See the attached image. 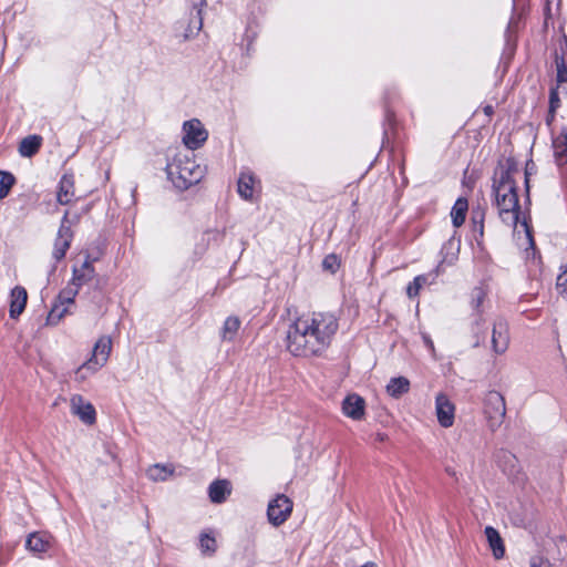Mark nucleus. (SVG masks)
<instances>
[{
    "instance_id": "obj_1",
    "label": "nucleus",
    "mask_w": 567,
    "mask_h": 567,
    "mask_svg": "<svg viewBox=\"0 0 567 567\" xmlns=\"http://www.w3.org/2000/svg\"><path fill=\"white\" fill-rule=\"evenodd\" d=\"M338 329V319L331 312L303 313L289 324L286 349L293 357H321L331 346Z\"/></svg>"
},
{
    "instance_id": "obj_2",
    "label": "nucleus",
    "mask_w": 567,
    "mask_h": 567,
    "mask_svg": "<svg viewBox=\"0 0 567 567\" xmlns=\"http://www.w3.org/2000/svg\"><path fill=\"white\" fill-rule=\"evenodd\" d=\"M517 175H519V171L516 162L513 158H507L504 165H499L495 169L492 185L498 215L504 224L513 227L517 225L520 214Z\"/></svg>"
},
{
    "instance_id": "obj_3",
    "label": "nucleus",
    "mask_w": 567,
    "mask_h": 567,
    "mask_svg": "<svg viewBox=\"0 0 567 567\" xmlns=\"http://www.w3.org/2000/svg\"><path fill=\"white\" fill-rule=\"evenodd\" d=\"M166 173L176 188L185 190L204 178L206 167L198 164L193 154L177 153L167 163Z\"/></svg>"
},
{
    "instance_id": "obj_4",
    "label": "nucleus",
    "mask_w": 567,
    "mask_h": 567,
    "mask_svg": "<svg viewBox=\"0 0 567 567\" xmlns=\"http://www.w3.org/2000/svg\"><path fill=\"white\" fill-rule=\"evenodd\" d=\"M112 351V341L109 337H101L94 344L90 358L74 371V381L79 384L96 374L109 361Z\"/></svg>"
},
{
    "instance_id": "obj_5",
    "label": "nucleus",
    "mask_w": 567,
    "mask_h": 567,
    "mask_svg": "<svg viewBox=\"0 0 567 567\" xmlns=\"http://www.w3.org/2000/svg\"><path fill=\"white\" fill-rule=\"evenodd\" d=\"M483 413L491 431H496L503 424L506 415V403L498 391L491 390L485 394Z\"/></svg>"
},
{
    "instance_id": "obj_6",
    "label": "nucleus",
    "mask_w": 567,
    "mask_h": 567,
    "mask_svg": "<svg viewBox=\"0 0 567 567\" xmlns=\"http://www.w3.org/2000/svg\"><path fill=\"white\" fill-rule=\"evenodd\" d=\"M79 218L80 217L78 215L70 218L69 210L64 213L53 243L52 258L55 262H60L64 259L68 250L70 249L74 237L72 225L76 224Z\"/></svg>"
},
{
    "instance_id": "obj_7",
    "label": "nucleus",
    "mask_w": 567,
    "mask_h": 567,
    "mask_svg": "<svg viewBox=\"0 0 567 567\" xmlns=\"http://www.w3.org/2000/svg\"><path fill=\"white\" fill-rule=\"evenodd\" d=\"M293 503L285 494H278L272 498L267 507L268 522L274 527H279L290 517Z\"/></svg>"
},
{
    "instance_id": "obj_8",
    "label": "nucleus",
    "mask_w": 567,
    "mask_h": 567,
    "mask_svg": "<svg viewBox=\"0 0 567 567\" xmlns=\"http://www.w3.org/2000/svg\"><path fill=\"white\" fill-rule=\"evenodd\" d=\"M183 142L188 150L199 148L207 140L208 133L197 118L186 121L183 125Z\"/></svg>"
},
{
    "instance_id": "obj_9",
    "label": "nucleus",
    "mask_w": 567,
    "mask_h": 567,
    "mask_svg": "<svg viewBox=\"0 0 567 567\" xmlns=\"http://www.w3.org/2000/svg\"><path fill=\"white\" fill-rule=\"evenodd\" d=\"M435 414L442 427L449 429L454 424L455 405L444 393L435 396Z\"/></svg>"
},
{
    "instance_id": "obj_10",
    "label": "nucleus",
    "mask_w": 567,
    "mask_h": 567,
    "mask_svg": "<svg viewBox=\"0 0 567 567\" xmlns=\"http://www.w3.org/2000/svg\"><path fill=\"white\" fill-rule=\"evenodd\" d=\"M486 290L483 287H475L471 292V307L473 311L476 313L477 319L474 322V333H475V342L474 347H480L485 342V336H480V329L482 326V312L481 307L483 306L486 298Z\"/></svg>"
},
{
    "instance_id": "obj_11",
    "label": "nucleus",
    "mask_w": 567,
    "mask_h": 567,
    "mask_svg": "<svg viewBox=\"0 0 567 567\" xmlns=\"http://www.w3.org/2000/svg\"><path fill=\"white\" fill-rule=\"evenodd\" d=\"M71 413L76 415L83 423L92 425L96 421V411L92 403L86 402L81 394H73L70 398Z\"/></svg>"
},
{
    "instance_id": "obj_12",
    "label": "nucleus",
    "mask_w": 567,
    "mask_h": 567,
    "mask_svg": "<svg viewBox=\"0 0 567 567\" xmlns=\"http://www.w3.org/2000/svg\"><path fill=\"white\" fill-rule=\"evenodd\" d=\"M492 349L496 354H503L509 344L508 324L504 319H497L493 323Z\"/></svg>"
},
{
    "instance_id": "obj_13",
    "label": "nucleus",
    "mask_w": 567,
    "mask_h": 567,
    "mask_svg": "<svg viewBox=\"0 0 567 567\" xmlns=\"http://www.w3.org/2000/svg\"><path fill=\"white\" fill-rule=\"evenodd\" d=\"M342 412L346 416L360 421L365 415V401L358 394H349L342 402Z\"/></svg>"
},
{
    "instance_id": "obj_14",
    "label": "nucleus",
    "mask_w": 567,
    "mask_h": 567,
    "mask_svg": "<svg viewBox=\"0 0 567 567\" xmlns=\"http://www.w3.org/2000/svg\"><path fill=\"white\" fill-rule=\"evenodd\" d=\"M556 83L563 91L567 90V42L559 45L554 53Z\"/></svg>"
},
{
    "instance_id": "obj_15",
    "label": "nucleus",
    "mask_w": 567,
    "mask_h": 567,
    "mask_svg": "<svg viewBox=\"0 0 567 567\" xmlns=\"http://www.w3.org/2000/svg\"><path fill=\"white\" fill-rule=\"evenodd\" d=\"M53 537L47 533H32L28 536L25 547L37 555H42L49 551L52 547Z\"/></svg>"
},
{
    "instance_id": "obj_16",
    "label": "nucleus",
    "mask_w": 567,
    "mask_h": 567,
    "mask_svg": "<svg viewBox=\"0 0 567 567\" xmlns=\"http://www.w3.org/2000/svg\"><path fill=\"white\" fill-rule=\"evenodd\" d=\"M28 301V293L25 288L16 286L10 293V309L9 315L11 319H18L23 312Z\"/></svg>"
},
{
    "instance_id": "obj_17",
    "label": "nucleus",
    "mask_w": 567,
    "mask_h": 567,
    "mask_svg": "<svg viewBox=\"0 0 567 567\" xmlns=\"http://www.w3.org/2000/svg\"><path fill=\"white\" fill-rule=\"evenodd\" d=\"M208 497L214 504H223L231 494V484L228 480H216L208 486Z\"/></svg>"
},
{
    "instance_id": "obj_18",
    "label": "nucleus",
    "mask_w": 567,
    "mask_h": 567,
    "mask_svg": "<svg viewBox=\"0 0 567 567\" xmlns=\"http://www.w3.org/2000/svg\"><path fill=\"white\" fill-rule=\"evenodd\" d=\"M75 195L73 174H64L58 185L56 200L61 205L70 204Z\"/></svg>"
},
{
    "instance_id": "obj_19",
    "label": "nucleus",
    "mask_w": 567,
    "mask_h": 567,
    "mask_svg": "<svg viewBox=\"0 0 567 567\" xmlns=\"http://www.w3.org/2000/svg\"><path fill=\"white\" fill-rule=\"evenodd\" d=\"M441 274V265H439L433 271L424 275L416 276L406 288V293L410 298H414L419 295L420 289L423 286L432 285Z\"/></svg>"
},
{
    "instance_id": "obj_20",
    "label": "nucleus",
    "mask_w": 567,
    "mask_h": 567,
    "mask_svg": "<svg viewBox=\"0 0 567 567\" xmlns=\"http://www.w3.org/2000/svg\"><path fill=\"white\" fill-rule=\"evenodd\" d=\"M256 177L250 171H243L237 183V192L245 200H252L256 188Z\"/></svg>"
},
{
    "instance_id": "obj_21",
    "label": "nucleus",
    "mask_w": 567,
    "mask_h": 567,
    "mask_svg": "<svg viewBox=\"0 0 567 567\" xmlns=\"http://www.w3.org/2000/svg\"><path fill=\"white\" fill-rule=\"evenodd\" d=\"M94 276H95V269L93 267V264L91 260H89V258H86L85 261L81 265V267L73 268V276H72L71 284H72V286L80 288L83 285L91 281Z\"/></svg>"
},
{
    "instance_id": "obj_22",
    "label": "nucleus",
    "mask_w": 567,
    "mask_h": 567,
    "mask_svg": "<svg viewBox=\"0 0 567 567\" xmlns=\"http://www.w3.org/2000/svg\"><path fill=\"white\" fill-rule=\"evenodd\" d=\"M485 535L494 557L496 559L503 558L505 555V547L499 533L494 527L487 526L485 528Z\"/></svg>"
},
{
    "instance_id": "obj_23",
    "label": "nucleus",
    "mask_w": 567,
    "mask_h": 567,
    "mask_svg": "<svg viewBox=\"0 0 567 567\" xmlns=\"http://www.w3.org/2000/svg\"><path fill=\"white\" fill-rule=\"evenodd\" d=\"M553 147L557 165L567 164V128H563L561 133L554 138Z\"/></svg>"
},
{
    "instance_id": "obj_24",
    "label": "nucleus",
    "mask_w": 567,
    "mask_h": 567,
    "mask_svg": "<svg viewBox=\"0 0 567 567\" xmlns=\"http://www.w3.org/2000/svg\"><path fill=\"white\" fill-rule=\"evenodd\" d=\"M42 137L39 135H29L24 137L19 145V153L23 157H32L41 147Z\"/></svg>"
},
{
    "instance_id": "obj_25",
    "label": "nucleus",
    "mask_w": 567,
    "mask_h": 567,
    "mask_svg": "<svg viewBox=\"0 0 567 567\" xmlns=\"http://www.w3.org/2000/svg\"><path fill=\"white\" fill-rule=\"evenodd\" d=\"M410 390V381L404 377L392 378L386 385V393L399 399Z\"/></svg>"
},
{
    "instance_id": "obj_26",
    "label": "nucleus",
    "mask_w": 567,
    "mask_h": 567,
    "mask_svg": "<svg viewBox=\"0 0 567 567\" xmlns=\"http://www.w3.org/2000/svg\"><path fill=\"white\" fill-rule=\"evenodd\" d=\"M468 209V202L464 197L457 198L451 210L452 223L454 227H460L464 224L466 213Z\"/></svg>"
},
{
    "instance_id": "obj_27",
    "label": "nucleus",
    "mask_w": 567,
    "mask_h": 567,
    "mask_svg": "<svg viewBox=\"0 0 567 567\" xmlns=\"http://www.w3.org/2000/svg\"><path fill=\"white\" fill-rule=\"evenodd\" d=\"M240 320L238 317L236 316H230L228 318H226L224 324H223V328H221V331H220V337H221V340L223 341H234L236 336H237V332L240 328Z\"/></svg>"
},
{
    "instance_id": "obj_28",
    "label": "nucleus",
    "mask_w": 567,
    "mask_h": 567,
    "mask_svg": "<svg viewBox=\"0 0 567 567\" xmlns=\"http://www.w3.org/2000/svg\"><path fill=\"white\" fill-rule=\"evenodd\" d=\"M174 470L167 465L155 464L147 470V476L154 482H164L172 476Z\"/></svg>"
},
{
    "instance_id": "obj_29",
    "label": "nucleus",
    "mask_w": 567,
    "mask_h": 567,
    "mask_svg": "<svg viewBox=\"0 0 567 567\" xmlns=\"http://www.w3.org/2000/svg\"><path fill=\"white\" fill-rule=\"evenodd\" d=\"M484 218H485V209L481 206L472 209L471 213V221L473 226V233L477 234L480 237H483L484 234Z\"/></svg>"
},
{
    "instance_id": "obj_30",
    "label": "nucleus",
    "mask_w": 567,
    "mask_h": 567,
    "mask_svg": "<svg viewBox=\"0 0 567 567\" xmlns=\"http://www.w3.org/2000/svg\"><path fill=\"white\" fill-rule=\"evenodd\" d=\"M14 183L16 178L11 173L0 171V200L9 195Z\"/></svg>"
},
{
    "instance_id": "obj_31",
    "label": "nucleus",
    "mask_w": 567,
    "mask_h": 567,
    "mask_svg": "<svg viewBox=\"0 0 567 567\" xmlns=\"http://www.w3.org/2000/svg\"><path fill=\"white\" fill-rule=\"evenodd\" d=\"M66 312L68 306L62 305L56 300L48 315V323L56 324L65 316Z\"/></svg>"
},
{
    "instance_id": "obj_32",
    "label": "nucleus",
    "mask_w": 567,
    "mask_h": 567,
    "mask_svg": "<svg viewBox=\"0 0 567 567\" xmlns=\"http://www.w3.org/2000/svg\"><path fill=\"white\" fill-rule=\"evenodd\" d=\"M199 547L204 554H214L216 551V539L208 533H202L199 536Z\"/></svg>"
},
{
    "instance_id": "obj_33",
    "label": "nucleus",
    "mask_w": 567,
    "mask_h": 567,
    "mask_svg": "<svg viewBox=\"0 0 567 567\" xmlns=\"http://www.w3.org/2000/svg\"><path fill=\"white\" fill-rule=\"evenodd\" d=\"M78 292H79V288L75 286H72V284H70L65 289H63L59 293L56 300L65 306L72 305L74 302V298L78 295Z\"/></svg>"
},
{
    "instance_id": "obj_34",
    "label": "nucleus",
    "mask_w": 567,
    "mask_h": 567,
    "mask_svg": "<svg viewBox=\"0 0 567 567\" xmlns=\"http://www.w3.org/2000/svg\"><path fill=\"white\" fill-rule=\"evenodd\" d=\"M559 90H561V87H558L556 85V87L550 89V92H549V113L551 115H553V113H556V111L560 106L559 92H558Z\"/></svg>"
},
{
    "instance_id": "obj_35",
    "label": "nucleus",
    "mask_w": 567,
    "mask_h": 567,
    "mask_svg": "<svg viewBox=\"0 0 567 567\" xmlns=\"http://www.w3.org/2000/svg\"><path fill=\"white\" fill-rule=\"evenodd\" d=\"M339 266L340 261L337 255L333 254L326 256L322 261L323 269L329 270L331 272H334L339 268Z\"/></svg>"
},
{
    "instance_id": "obj_36",
    "label": "nucleus",
    "mask_w": 567,
    "mask_h": 567,
    "mask_svg": "<svg viewBox=\"0 0 567 567\" xmlns=\"http://www.w3.org/2000/svg\"><path fill=\"white\" fill-rule=\"evenodd\" d=\"M557 290L567 298V268L557 277Z\"/></svg>"
},
{
    "instance_id": "obj_37",
    "label": "nucleus",
    "mask_w": 567,
    "mask_h": 567,
    "mask_svg": "<svg viewBox=\"0 0 567 567\" xmlns=\"http://www.w3.org/2000/svg\"><path fill=\"white\" fill-rule=\"evenodd\" d=\"M202 27H203V18H202V10L199 9L197 11V21H196L194 28L189 27V32L185 33V38L188 39L194 33V30L196 32H198L202 29Z\"/></svg>"
},
{
    "instance_id": "obj_38",
    "label": "nucleus",
    "mask_w": 567,
    "mask_h": 567,
    "mask_svg": "<svg viewBox=\"0 0 567 567\" xmlns=\"http://www.w3.org/2000/svg\"><path fill=\"white\" fill-rule=\"evenodd\" d=\"M456 250L460 249V238H456L455 236H452L443 246V250Z\"/></svg>"
},
{
    "instance_id": "obj_39",
    "label": "nucleus",
    "mask_w": 567,
    "mask_h": 567,
    "mask_svg": "<svg viewBox=\"0 0 567 567\" xmlns=\"http://www.w3.org/2000/svg\"><path fill=\"white\" fill-rule=\"evenodd\" d=\"M535 165L533 162H529L526 164L525 168V184H526V190H529V175L532 174V171L534 169Z\"/></svg>"
},
{
    "instance_id": "obj_40",
    "label": "nucleus",
    "mask_w": 567,
    "mask_h": 567,
    "mask_svg": "<svg viewBox=\"0 0 567 567\" xmlns=\"http://www.w3.org/2000/svg\"><path fill=\"white\" fill-rule=\"evenodd\" d=\"M422 339H423L425 347L431 351L432 354H434L435 348H434V343H433L431 337L426 333H423Z\"/></svg>"
},
{
    "instance_id": "obj_41",
    "label": "nucleus",
    "mask_w": 567,
    "mask_h": 567,
    "mask_svg": "<svg viewBox=\"0 0 567 567\" xmlns=\"http://www.w3.org/2000/svg\"><path fill=\"white\" fill-rule=\"evenodd\" d=\"M523 226H524L525 231H526V237L528 239V244H529L530 248L534 249L535 248V241H534L530 228H529V226L527 225L526 221L523 223Z\"/></svg>"
},
{
    "instance_id": "obj_42",
    "label": "nucleus",
    "mask_w": 567,
    "mask_h": 567,
    "mask_svg": "<svg viewBox=\"0 0 567 567\" xmlns=\"http://www.w3.org/2000/svg\"><path fill=\"white\" fill-rule=\"evenodd\" d=\"M483 112L484 114L487 116L488 121L491 120V117L493 116L494 114V107L493 105L491 104H487L485 106H483Z\"/></svg>"
},
{
    "instance_id": "obj_43",
    "label": "nucleus",
    "mask_w": 567,
    "mask_h": 567,
    "mask_svg": "<svg viewBox=\"0 0 567 567\" xmlns=\"http://www.w3.org/2000/svg\"><path fill=\"white\" fill-rule=\"evenodd\" d=\"M504 457L509 462L514 463L516 461L515 456L511 453H504Z\"/></svg>"
},
{
    "instance_id": "obj_44",
    "label": "nucleus",
    "mask_w": 567,
    "mask_h": 567,
    "mask_svg": "<svg viewBox=\"0 0 567 567\" xmlns=\"http://www.w3.org/2000/svg\"><path fill=\"white\" fill-rule=\"evenodd\" d=\"M555 114H556V113H553V115H551V114L548 112V115H547V117H546V123H547V125H550V124H551V122H553V121H554V118H555Z\"/></svg>"
},
{
    "instance_id": "obj_45",
    "label": "nucleus",
    "mask_w": 567,
    "mask_h": 567,
    "mask_svg": "<svg viewBox=\"0 0 567 567\" xmlns=\"http://www.w3.org/2000/svg\"><path fill=\"white\" fill-rule=\"evenodd\" d=\"M532 567H551L548 561H540L538 565L533 564Z\"/></svg>"
},
{
    "instance_id": "obj_46",
    "label": "nucleus",
    "mask_w": 567,
    "mask_h": 567,
    "mask_svg": "<svg viewBox=\"0 0 567 567\" xmlns=\"http://www.w3.org/2000/svg\"><path fill=\"white\" fill-rule=\"evenodd\" d=\"M361 567H378L377 564L372 563V561H368L365 564H363Z\"/></svg>"
},
{
    "instance_id": "obj_47",
    "label": "nucleus",
    "mask_w": 567,
    "mask_h": 567,
    "mask_svg": "<svg viewBox=\"0 0 567 567\" xmlns=\"http://www.w3.org/2000/svg\"><path fill=\"white\" fill-rule=\"evenodd\" d=\"M378 439H379L380 441H383V440H384V435H383V434H381V433H379V434H378Z\"/></svg>"
},
{
    "instance_id": "obj_48",
    "label": "nucleus",
    "mask_w": 567,
    "mask_h": 567,
    "mask_svg": "<svg viewBox=\"0 0 567 567\" xmlns=\"http://www.w3.org/2000/svg\"><path fill=\"white\" fill-rule=\"evenodd\" d=\"M386 118H388V121H391V115L389 112L386 113Z\"/></svg>"
}]
</instances>
